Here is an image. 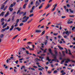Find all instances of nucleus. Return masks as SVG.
I'll return each mask as SVG.
<instances>
[{
  "mask_svg": "<svg viewBox=\"0 0 75 75\" xmlns=\"http://www.w3.org/2000/svg\"><path fill=\"white\" fill-rule=\"evenodd\" d=\"M47 50V49H45V50H44V52L45 53V52H46V51Z\"/></svg>",
  "mask_w": 75,
  "mask_h": 75,
  "instance_id": "nucleus-59",
  "label": "nucleus"
},
{
  "mask_svg": "<svg viewBox=\"0 0 75 75\" xmlns=\"http://www.w3.org/2000/svg\"><path fill=\"white\" fill-rule=\"evenodd\" d=\"M4 18H2L1 19V22H3V21H4Z\"/></svg>",
  "mask_w": 75,
  "mask_h": 75,
  "instance_id": "nucleus-30",
  "label": "nucleus"
},
{
  "mask_svg": "<svg viewBox=\"0 0 75 75\" xmlns=\"http://www.w3.org/2000/svg\"><path fill=\"white\" fill-rule=\"evenodd\" d=\"M65 17H66V16H62V18H65Z\"/></svg>",
  "mask_w": 75,
  "mask_h": 75,
  "instance_id": "nucleus-42",
  "label": "nucleus"
},
{
  "mask_svg": "<svg viewBox=\"0 0 75 75\" xmlns=\"http://www.w3.org/2000/svg\"><path fill=\"white\" fill-rule=\"evenodd\" d=\"M7 7H8L7 6H6L4 8V9H3L4 11H5V10H6Z\"/></svg>",
  "mask_w": 75,
  "mask_h": 75,
  "instance_id": "nucleus-21",
  "label": "nucleus"
},
{
  "mask_svg": "<svg viewBox=\"0 0 75 75\" xmlns=\"http://www.w3.org/2000/svg\"><path fill=\"white\" fill-rule=\"evenodd\" d=\"M38 70H39V71H42V69L41 68H39Z\"/></svg>",
  "mask_w": 75,
  "mask_h": 75,
  "instance_id": "nucleus-56",
  "label": "nucleus"
},
{
  "mask_svg": "<svg viewBox=\"0 0 75 75\" xmlns=\"http://www.w3.org/2000/svg\"><path fill=\"white\" fill-rule=\"evenodd\" d=\"M34 8H35V6H33L32 8V10H34Z\"/></svg>",
  "mask_w": 75,
  "mask_h": 75,
  "instance_id": "nucleus-40",
  "label": "nucleus"
},
{
  "mask_svg": "<svg viewBox=\"0 0 75 75\" xmlns=\"http://www.w3.org/2000/svg\"><path fill=\"white\" fill-rule=\"evenodd\" d=\"M28 0H25V3H28Z\"/></svg>",
  "mask_w": 75,
  "mask_h": 75,
  "instance_id": "nucleus-44",
  "label": "nucleus"
},
{
  "mask_svg": "<svg viewBox=\"0 0 75 75\" xmlns=\"http://www.w3.org/2000/svg\"><path fill=\"white\" fill-rule=\"evenodd\" d=\"M13 28H14V25H13L11 26V28H10V31H11V30H12Z\"/></svg>",
  "mask_w": 75,
  "mask_h": 75,
  "instance_id": "nucleus-10",
  "label": "nucleus"
},
{
  "mask_svg": "<svg viewBox=\"0 0 75 75\" xmlns=\"http://www.w3.org/2000/svg\"><path fill=\"white\" fill-rule=\"evenodd\" d=\"M40 4L39 3V2H38V1H37L36 2V3H35V7H37L39 5H40Z\"/></svg>",
  "mask_w": 75,
  "mask_h": 75,
  "instance_id": "nucleus-5",
  "label": "nucleus"
},
{
  "mask_svg": "<svg viewBox=\"0 0 75 75\" xmlns=\"http://www.w3.org/2000/svg\"><path fill=\"white\" fill-rule=\"evenodd\" d=\"M45 31L44 30L43 31L42 33V35H44V34H45Z\"/></svg>",
  "mask_w": 75,
  "mask_h": 75,
  "instance_id": "nucleus-26",
  "label": "nucleus"
},
{
  "mask_svg": "<svg viewBox=\"0 0 75 75\" xmlns=\"http://www.w3.org/2000/svg\"><path fill=\"white\" fill-rule=\"evenodd\" d=\"M43 11V10H40V11H39V13H42V11Z\"/></svg>",
  "mask_w": 75,
  "mask_h": 75,
  "instance_id": "nucleus-51",
  "label": "nucleus"
},
{
  "mask_svg": "<svg viewBox=\"0 0 75 75\" xmlns=\"http://www.w3.org/2000/svg\"><path fill=\"white\" fill-rule=\"evenodd\" d=\"M66 11L67 12H68V11H69V10L68 9H66Z\"/></svg>",
  "mask_w": 75,
  "mask_h": 75,
  "instance_id": "nucleus-63",
  "label": "nucleus"
},
{
  "mask_svg": "<svg viewBox=\"0 0 75 75\" xmlns=\"http://www.w3.org/2000/svg\"><path fill=\"white\" fill-rule=\"evenodd\" d=\"M5 28V30H8V29H9V26H7V28Z\"/></svg>",
  "mask_w": 75,
  "mask_h": 75,
  "instance_id": "nucleus-22",
  "label": "nucleus"
},
{
  "mask_svg": "<svg viewBox=\"0 0 75 75\" xmlns=\"http://www.w3.org/2000/svg\"><path fill=\"white\" fill-rule=\"evenodd\" d=\"M42 6L41 5V6L39 7V9H41L42 7Z\"/></svg>",
  "mask_w": 75,
  "mask_h": 75,
  "instance_id": "nucleus-31",
  "label": "nucleus"
},
{
  "mask_svg": "<svg viewBox=\"0 0 75 75\" xmlns=\"http://www.w3.org/2000/svg\"><path fill=\"white\" fill-rule=\"evenodd\" d=\"M58 47H59V49L60 50H63V47H61L60 46H58Z\"/></svg>",
  "mask_w": 75,
  "mask_h": 75,
  "instance_id": "nucleus-17",
  "label": "nucleus"
},
{
  "mask_svg": "<svg viewBox=\"0 0 75 75\" xmlns=\"http://www.w3.org/2000/svg\"><path fill=\"white\" fill-rule=\"evenodd\" d=\"M14 18V16H13L12 18V20H13Z\"/></svg>",
  "mask_w": 75,
  "mask_h": 75,
  "instance_id": "nucleus-43",
  "label": "nucleus"
},
{
  "mask_svg": "<svg viewBox=\"0 0 75 75\" xmlns=\"http://www.w3.org/2000/svg\"><path fill=\"white\" fill-rule=\"evenodd\" d=\"M30 4L31 5H33V1H32L30 2Z\"/></svg>",
  "mask_w": 75,
  "mask_h": 75,
  "instance_id": "nucleus-58",
  "label": "nucleus"
},
{
  "mask_svg": "<svg viewBox=\"0 0 75 75\" xmlns=\"http://www.w3.org/2000/svg\"><path fill=\"white\" fill-rule=\"evenodd\" d=\"M19 22V20L18 19H17L16 20V23H18Z\"/></svg>",
  "mask_w": 75,
  "mask_h": 75,
  "instance_id": "nucleus-36",
  "label": "nucleus"
},
{
  "mask_svg": "<svg viewBox=\"0 0 75 75\" xmlns=\"http://www.w3.org/2000/svg\"><path fill=\"white\" fill-rule=\"evenodd\" d=\"M65 33L66 34H67V35L68 36L69 35V31H65L64 32H63V35H64V34H65Z\"/></svg>",
  "mask_w": 75,
  "mask_h": 75,
  "instance_id": "nucleus-4",
  "label": "nucleus"
},
{
  "mask_svg": "<svg viewBox=\"0 0 75 75\" xmlns=\"http://www.w3.org/2000/svg\"><path fill=\"white\" fill-rule=\"evenodd\" d=\"M33 10H32V9L30 11V13H33Z\"/></svg>",
  "mask_w": 75,
  "mask_h": 75,
  "instance_id": "nucleus-49",
  "label": "nucleus"
},
{
  "mask_svg": "<svg viewBox=\"0 0 75 75\" xmlns=\"http://www.w3.org/2000/svg\"><path fill=\"white\" fill-rule=\"evenodd\" d=\"M7 23H5L4 25L3 26L2 28H5V27H6V26H7Z\"/></svg>",
  "mask_w": 75,
  "mask_h": 75,
  "instance_id": "nucleus-16",
  "label": "nucleus"
},
{
  "mask_svg": "<svg viewBox=\"0 0 75 75\" xmlns=\"http://www.w3.org/2000/svg\"><path fill=\"white\" fill-rule=\"evenodd\" d=\"M26 54H27L28 55V54H30V53H29L28 51H26Z\"/></svg>",
  "mask_w": 75,
  "mask_h": 75,
  "instance_id": "nucleus-35",
  "label": "nucleus"
},
{
  "mask_svg": "<svg viewBox=\"0 0 75 75\" xmlns=\"http://www.w3.org/2000/svg\"><path fill=\"white\" fill-rule=\"evenodd\" d=\"M64 52H65L64 51H63L62 52V53L63 54V56H65V53H64Z\"/></svg>",
  "mask_w": 75,
  "mask_h": 75,
  "instance_id": "nucleus-29",
  "label": "nucleus"
},
{
  "mask_svg": "<svg viewBox=\"0 0 75 75\" xmlns=\"http://www.w3.org/2000/svg\"><path fill=\"white\" fill-rule=\"evenodd\" d=\"M29 18V17H27L26 16H24L23 18L22 19L23 20L22 21V23H25L27 21V20H28Z\"/></svg>",
  "mask_w": 75,
  "mask_h": 75,
  "instance_id": "nucleus-2",
  "label": "nucleus"
},
{
  "mask_svg": "<svg viewBox=\"0 0 75 75\" xmlns=\"http://www.w3.org/2000/svg\"><path fill=\"white\" fill-rule=\"evenodd\" d=\"M5 6L4 5H3L1 6V7L0 9L1 10H3Z\"/></svg>",
  "mask_w": 75,
  "mask_h": 75,
  "instance_id": "nucleus-13",
  "label": "nucleus"
},
{
  "mask_svg": "<svg viewBox=\"0 0 75 75\" xmlns=\"http://www.w3.org/2000/svg\"><path fill=\"white\" fill-rule=\"evenodd\" d=\"M68 50H67V49H66V51H65V52L66 54H68Z\"/></svg>",
  "mask_w": 75,
  "mask_h": 75,
  "instance_id": "nucleus-45",
  "label": "nucleus"
},
{
  "mask_svg": "<svg viewBox=\"0 0 75 75\" xmlns=\"http://www.w3.org/2000/svg\"><path fill=\"white\" fill-rule=\"evenodd\" d=\"M57 6V4H56L54 5V8H56V7Z\"/></svg>",
  "mask_w": 75,
  "mask_h": 75,
  "instance_id": "nucleus-54",
  "label": "nucleus"
},
{
  "mask_svg": "<svg viewBox=\"0 0 75 75\" xmlns=\"http://www.w3.org/2000/svg\"><path fill=\"white\" fill-rule=\"evenodd\" d=\"M16 30H17L18 31H21V28L18 27H17L16 28Z\"/></svg>",
  "mask_w": 75,
  "mask_h": 75,
  "instance_id": "nucleus-9",
  "label": "nucleus"
},
{
  "mask_svg": "<svg viewBox=\"0 0 75 75\" xmlns=\"http://www.w3.org/2000/svg\"><path fill=\"white\" fill-rule=\"evenodd\" d=\"M20 11H21V10H18L17 13V14H18V13H20Z\"/></svg>",
  "mask_w": 75,
  "mask_h": 75,
  "instance_id": "nucleus-32",
  "label": "nucleus"
},
{
  "mask_svg": "<svg viewBox=\"0 0 75 75\" xmlns=\"http://www.w3.org/2000/svg\"><path fill=\"white\" fill-rule=\"evenodd\" d=\"M4 22H3L1 24V25H4Z\"/></svg>",
  "mask_w": 75,
  "mask_h": 75,
  "instance_id": "nucleus-55",
  "label": "nucleus"
},
{
  "mask_svg": "<svg viewBox=\"0 0 75 75\" xmlns=\"http://www.w3.org/2000/svg\"><path fill=\"white\" fill-rule=\"evenodd\" d=\"M64 37L65 38H67V36L65 35L64 36Z\"/></svg>",
  "mask_w": 75,
  "mask_h": 75,
  "instance_id": "nucleus-64",
  "label": "nucleus"
},
{
  "mask_svg": "<svg viewBox=\"0 0 75 75\" xmlns=\"http://www.w3.org/2000/svg\"><path fill=\"white\" fill-rule=\"evenodd\" d=\"M10 20H11V19L10 18H9L8 20V21L9 22V21H10Z\"/></svg>",
  "mask_w": 75,
  "mask_h": 75,
  "instance_id": "nucleus-53",
  "label": "nucleus"
},
{
  "mask_svg": "<svg viewBox=\"0 0 75 75\" xmlns=\"http://www.w3.org/2000/svg\"><path fill=\"white\" fill-rule=\"evenodd\" d=\"M73 23V22L72 21H71L70 22H68L67 23L68 24H72Z\"/></svg>",
  "mask_w": 75,
  "mask_h": 75,
  "instance_id": "nucleus-19",
  "label": "nucleus"
},
{
  "mask_svg": "<svg viewBox=\"0 0 75 75\" xmlns=\"http://www.w3.org/2000/svg\"><path fill=\"white\" fill-rule=\"evenodd\" d=\"M28 44H33V42H28Z\"/></svg>",
  "mask_w": 75,
  "mask_h": 75,
  "instance_id": "nucleus-62",
  "label": "nucleus"
},
{
  "mask_svg": "<svg viewBox=\"0 0 75 75\" xmlns=\"http://www.w3.org/2000/svg\"><path fill=\"white\" fill-rule=\"evenodd\" d=\"M57 72H58V71L57 70H55L54 71L53 73L54 74H55V73H57Z\"/></svg>",
  "mask_w": 75,
  "mask_h": 75,
  "instance_id": "nucleus-34",
  "label": "nucleus"
},
{
  "mask_svg": "<svg viewBox=\"0 0 75 75\" xmlns=\"http://www.w3.org/2000/svg\"><path fill=\"white\" fill-rule=\"evenodd\" d=\"M52 73V71H48V74H50L51 73Z\"/></svg>",
  "mask_w": 75,
  "mask_h": 75,
  "instance_id": "nucleus-38",
  "label": "nucleus"
},
{
  "mask_svg": "<svg viewBox=\"0 0 75 75\" xmlns=\"http://www.w3.org/2000/svg\"><path fill=\"white\" fill-rule=\"evenodd\" d=\"M50 6H51V5H50V4H48L45 8V9H47V8L50 7Z\"/></svg>",
  "mask_w": 75,
  "mask_h": 75,
  "instance_id": "nucleus-8",
  "label": "nucleus"
},
{
  "mask_svg": "<svg viewBox=\"0 0 75 75\" xmlns=\"http://www.w3.org/2000/svg\"><path fill=\"white\" fill-rule=\"evenodd\" d=\"M69 10L70 13H74V12H73V11H72L71 9H69Z\"/></svg>",
  "mask_w": 75,
  "mask_h": 75,
  "instance_id": "nucleus-25",
  "label": "nucleus"
},
{
  "mask_svg": "<svg viewBox=\"0 0 75 75\" xmlns=\"http://www.w3.org/2000/svg\"><path fill=\"white\" fill-rule=\"evenodd\" d=\"M9 14V11H8L6 13V14L5 15V17H6L8 16V15Z\"/></svg>",
  "mask_w": 75,
  "mask_h": 75,
  "instance_id": "nucleus-7",
  "label": "nucleus"
},
{
  "mask_svg": "<svg viewBox=\"0 0 75 75\" xmlns=\"http://www.w3.org/2000/svg\"><path fill=\"white\" fill-rule=\"evenodd\" d=\"M4 12L3 11L0 14V17L1 16H2V17H3V16H4Z\"/></svg>",
  "mask_w": 75,
  "mask_h": 75,
  "instance_id": "nucleus-11",
  "label": "nucleus"
},
{
  "mask_svg": "<svg viewBox=\"0 0 75 75\" xmlns=\"http://www.w3.org/2000/svg\"><path fill=\"white\" fill-rule=\"evenodd\" d=\"M5 28L4 29H3L1 30V32H4V31H5Z\"/></svg>",
  "mask_w": 75,
  "mask_h": 75,
  "instance_id": "nucleus-27",
  "label": "nucleus"
},
{
  "mask_svg": "<svg viewBox=\"0 0 75 75\" xmlns=\"http://www.w3.org/2000/svg\"><path fill=\"white\" fill-rule=\"evenodd\" d=\"M26 6H27V4H25L23 6V8H24V9H25Z\"/></svg>",
  "mask_w": 75,
  "mask_h": 75,
  "instance_id": "nucleus-12",
  "label": "nucleus"
},
{
  "mask_svg": "<svg viewBox=\"0 0 75 75\" xmlns=\"http://www.w3.org/2000/svg\"><path fill=\"white\" fill-rule=\"evenodd\" d=\"M18 35H16L15 36L13 37V38H12V40H14V39H15L16 38H17V37H18Z\"/></svg>",
  "mask_w": 75,
  "mask_h": 75,
  "instance_id": "nucleus-14",
  "label": "nucleus"
},
{
  "mask_svg": "<svg viewBox=\"0 0 75 75\" xmlns=\"http://www.w3.org/2000/svg\"><path fill=\"white\" fill-rule=\"evenodd\" d=\"M35 32L37 33H41V30H37L35 31Z\"/></svg>",
  "mask_w": 75,
  "mask_h": 75,
  "instance_id": "nucleus-6",
  "label": "nucleus"
},
{
  "mask_svg": "<svg viewBox=\"0 0 75 75\" xmlns=\"http://www.w3.org/2000/svg\"><path fill=\"white\" fill-rule=\"evenodd\" d=\"M49 59H50V58H49V57H47V60H49Z\"/></svg>",
  "mask_w": 75,
  "mask_h": 75,
  "instance_id": "nucleus-60",
  "label": "nucleus"
},
{
  "mask_svg": "<svg viewBox=\"0 0 75 75\" xmlns=\"http://www.w3.org/2000/svg\"><path fill=\"white\" fill-rule=\"evenodd\" d=\"M67 6L68 7H70V5H69V4H67Z\"/></svg>",
  "mask_w": 75,
  "mask_h": 75,
  "instance_id": "nucleus-41",
  "label": "nucleus"
},
{
  "mask_svg": "<svg viewBox=\"0 0 75 75\" xmlns=\"http://www.w3.org/2000/svg\"><path fill=\"white\" fill-rule=\"evenodd\" d=\"M58 35V33H54V35Z\"/></svg>",
  "mask_w": 75,
  "mask_h": 75,
  "instance_id": "nucleus-52",
  "label": "nucleus"
},
{
  "mask_svg": "<svg viewBox=\"0 0 75 75\" xmlns=\"http://www.w3.org/2000/svg\"><path fill=\"white\" fill-rule=\"evenodd\" d=\"M55 10V8H54H54L52 10V11H54Z\"/></svg>",
  "mask_w": 75,
  "mask_h": 75,
  "instance_id": "nucleus-37",
  "label": "nucleus"
},
{
  "mask_svg": "<svg viewBox=\"0 0 75 75\" xmlns=\"http://www.w3.org/2000/svg\"><path fill=\"white\" fill-rule=\"evenodd\" d=\"M64 60H65L66 62H65V63H68V62L70 61V60L68 59H64L62 61L61 63V64H63V62H64Z\"/></svg>",
  "mask_w": 75,
  "mask_h": 75,
  "instance_id": "nucleus-3",
  "label": "nucleus"
},
{
  "mask_svg": "<svg viewBox=\"0 0 75 75\" xmlns=\"http://www.w3.org/2000/svg\"><path fill=\"white\" fill-rule=\"evenodd\" d=\"M69 16L70 17H74V15H72V16L70 15Z\"/></svg>",
  "mask_w": 75,
  "mask_h": 75,
  "instance_id": "nucleus-47",
  "label": "nucleus"
},
{
  "mask_svg": "<svg viewBox=\"0 0 75 75\" xmlns=\"http://www.w3.org/2000/svg\"><path fill=\"white\" fill-rule=\"evenodd\" d=\"M34 16V14L33 13L29 16L30 17H33Z\"/></svg>",
  "mask_w": 75,
  "mask_h": 75,
  "instance_id": "nucleus-20",
  "label": "nucleus"
},
{
  "mask_svg": "<svg viewBox=\"0 0 75 75\" xmlns=\"http://www.w3.org/2000/svg\"><path fill=\"white\" fill-rule=\"evenodd\" d=\"M26 14H27V12H25L23 14V16H25V15H26Z\"/></svg>",
  "mask_w": 75,
  "mask_h": 75,
  "instance_id": "nucleus-28",
  "label": "nucleus"
},
{
  "mask_svg": "<svg viewBox=\"0 0 75 75\" xmlns=\"http://www.w3.org/2000/svg\"><path fill=\"white\" fill-rule=\"evenodd\" d=\"M49 51L50 54L53 56V58H54V59L52 60V61H55V60H57V56L58 55V52H57V50H54V52L55 54H53V53L52 52V50H51V49H49Z\"/></svg>",
  "mask_w": 75,
  "mask_h": 75,
  "instance_id": "nucleus-1",
  "label": "nucleus"
},
{
  "mask_svg": "<svg viewBox=\"0 0 75 75\" xmlns=\"http://www.w3.org/2000/svg\"><path fill=\"white\" fill-rule=\"evenodd\" d=\"M3 36H4V35L2 34L0 35V38H3Z\"/></svg>",
  "mask_w": 75,
  "mask_h": 75,
  "instance_id": "nucleus-24",
  "label": "nucleus"
},
{
  "mask_svg": "<svg viewBox=\"0 0 75 75\" xmlns=\"http://www.w3.org/2000/svg\"><path fill=\"white\" fill-rule=\"evenodd\" d=\"M8 0H6V1H5V2H4V4H6V3H7V2L8 1Z\"/></svg>",
  "mask_w": 75,
  "mask_h": 75,
  "instance_id": "nucleus-39",
  "label": "nucleus"
},
{
  "mask_svg": "<svg viewBox=\"0 0 75 75\" xmlns=\"http://www.w3.org/2000/svg\"><path fill=\"white\" fill-rule=\"evenodd\" d=\"M23 25H24V23H21L20 24L19 26H23Z\"/></svg>",
  "mask_w": 75,
  "mask_h": 75,
  "instance_id": "nucleus-23",
  "label": "nucleus"
},
{
  "mask_svg": "<svg viewBox=\"0 0 75 75\" xmlns=\"http://www.w3.org/2000/svg\"><path fill=\"white\" fill-rule=\"evenodd\" d=\"M13 70L15 72H17V70H16L15 69H13Z\"/></svg>",
  "mask_w": 75,
  "mask_h": 75,
  "instance_id": "nucleus-61",
  "label": "nucleus"
},
{
  "mask_svg": "<svg viewBox=\"0 0 75 75\" xmlns=\"http://www.w3.org/2000/svg\"><path fill=\"white\" fill-rule=\"evenodd\" d=\"M33 20V19H31V20L29 21H28V22H27V23L28 24H29V23H31V21H32Z\"/></svg>",
  "mask_w": 75,
  "mask_h": 75,
  "instance_id": "nucleus-18",
  "label": "nucleus"
},
{
  "mask_svg": "<svg viewBox=\"0 0 75 75\" xmlns=\"http://www.w3.org/2000/svg\"><path fill=\"white\" fill-rule=\"evenodd\" d=\"M16 4V2H13V6H15V5Z\"/></svg>",
  "mask_w": 75,
  "mask_h": 75,
  "instance_id": "nucleus-57",
  "label": "nucleus"
},
{
  "mask_svg": "<svg viewBox=\"0 0 75 75\" xmlns=\"http://www.w3.org/2000/svg\"><path fill=\"white\" fill-rule=\"evenodd\" d=\"M18 23H16L15 25L14 26V27H17L18 26Z\"/></svg>",
  "mask_w": 75,
  "mask_h": 75,
  "instance_id": "nucleus-33",
  "label": "nucleus"
},
{
  "mask_svg": "<svg viewBox=\"0 0 75 75\" xmlns=\"http://www.w3.org/2000/svg\"><path fill=\"white\" fill-rule=\"evenodd\" d=\"M75 27H74L72 29V30H74V29H75Z\"/></svg>",
  "mask_w": 75,
  "mask_h": 75,
  "instance_id": "nucleus-50",
  "label": "nucleus"
},
{
  "mask_svg": "<svg viewBox=\"0 0 75 75\" xmlns=\"http://www.w3.org/2000/svg\"><path fill=\"white\" fill-rule=\"evenodd\" d=\"M10 7H13V4H11L10 6Z\"/></svg>",
  "mask_w": 75,
  "mask_h": 75,
  "instance_id": "nucleus-46",
  "label": "nucleus"
},
{
  "mask_svg": "<svg viewBox=\"0 0 75 75\" xmlns=\"http://www.w3.org/2000/svg\"><path fill=\"white\" fill-rule=\"evenodd\" d=\"M18 61L17 60L15 62V63H16V64H18Z\"/></svg>",
  "mask_w": 75,
  "mask_h": 75,
  "instance_id": "nucleus-48",
  "label": "nucleus"
},
{
  "mask_svg": "<svg viewBox=\"0 0 75 75\" xmlns=\"http://www.w3.org/2000/svg\"><path fill=\"white\" fill-rule=\"evenodd\" d=\"M9 9L10 11L11 12L13 10V8H10V7L9 8Z\"/></svg>",
  "mask_w": 75,
  "mask_h": 75,
  "instance_id": "nucleus-15",
  "label": "nucleus"
}]
</instances>
